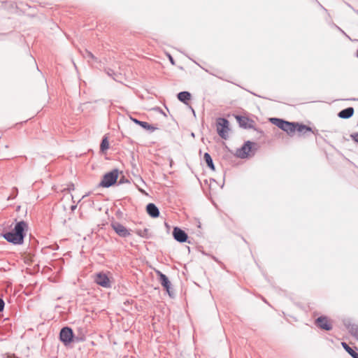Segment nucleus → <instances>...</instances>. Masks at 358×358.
Wrapping results in <instances>:
<instances>
[{"label": "nucleus", "mask_w": 358, "mask_h": 358, "mask_svg": "<svg viewBox=\"0 0 358 358\" xmlns=\"http://www.w3.org/2000/svg\"><path fill=\"white\" fill-rule=\"evenodd\" d=\"M28 231V224L22 220L16 222L13 230L4 232L1 236L9 243L13 245H22Z\"/></svg>", "instance_id": "obj_1"}, {"label": "nucleus", "mask_w": 358, "mask_h": 358, "mask_svg": "<svg viewBox=\"0 0 358 358\" xmlns=\"http://www.w3.org/2000/svg\"><path fill=\"white\" fill-rule=\"evenodd\" d=\"M119 171L115 169L103 175V178L99 184L103 187H109L114 185L117 180Z\"/></svg>", "instance_id": "obj_2"}, {"label": "nucleus", "mask_w": 358, "mask_h": 358, "mask_svg": "<svg viewBox=\"0 0 358 358\" xmlns=\"http://www.w3.org/2000/svg\"><path fill=\"white\" fill-rule=\"evenodd\" d=\"M229 124V122L226 118L220 117L217 120V132L223 139L228 137Z\"/></svg>", "instance_id": "obj_3"}, {"label": "nucleus", "mask_w": 358, "mask_h": 358, "mask_svg": "<svg viewBox=\"0 0 358 358\" xmlns=\"http://www.w3.org/2000/svg\"><path fill=\"white\" fill-rule=\"evenodd\" d=\"M74 334L72 329L69 327H64L61 329L59 332V340L64 345H69L73 342Z\"/></svg>", "instance_id": "obj_4"}, {"label": "nucleus", "mask_w": 358, "mask_h": 358, "mask_svg": "<svg viewBox=\"0 0 358 358\" xmlns=\"http://www.w3.org/2000/svg\"><path fill=\"white\" fill-rule=\"evenodd\" d=\"M255 143L248 141H246L241 148L236 151V155L241 159H245L250 156V152L252 151V145Z\"/></svg>", "instance_id": "obj_5"}, {"label": "nucleus", "mask_w": 358, "mask_h": 358, "mask_svg": "<svg viewBox=\"0 0 358 358\" xmlns=\"http://www.w3.org/2000/svg\"><path fill=\"white\" fill-rule=\"evenodd\" d=\"M111 227L115 233L120 237L126 238L130 235V230L127 229L124 226L118 222H112Z\"/></svg>", "instance_id": "obj_6"}, {"label": "nucleus", "mask_w": 358, "mask_h": 358, "mask_svg": "<svg viewBox=\"0 0 358 358\" xmlns=\"http://www.w3.org/2000/svg\"><path fill=\"white\" fill-rule=\"evenodd\" d=\"M94 281L97 285L105 288H108L111 286L110 281L108 275L103 272L98 273L96 275Z\"/></svg>", "instance_id": "obj_7"}, {"label": "nucleus", "mask_w": 358, "mask_h": 358, "mask_svg": "<svg viewBox=\"0 0 358 358\" xmlns=\"http://www.w3.org/2000/svg\"><path fill=\"white\" fill-rule=\"evenodd\" d=\"M157 273L159 276V280L162 286L164 287V288L166 290V292H168V294L170 296H173V292H171L170 290L171 283L169 281L168 277L165 274L162 273L161 271H157Z\"/></svg>", "instance_id": "obj_8"}, {"label": "nucleus", "mask_w": 358, "mask_h": 358, "mask_svg": "<svg viewBox=\"0 0 358 358\" xmlns=\"http://www.w3.org/2000/svg\"><path fill=\"white\" fill-rule=\"evenodd\" d=\"M173 236L176 241L179 243H185L187 241V234L182 229L175 227L173 230Z\"/></svg>", "instance_id": "obj_9"}, {"label": "nucleus", "mask_w": 358, "mask_h": 358, "mask_svg": "<svg viewBox=\"0 0 358 358\" xmlns=\"http://www.w3.org/2000/svg\"><path fill=\"white\" fill-rule=\"evenodd\" d=\"M239 126L243 129H254L255 122L247 117L237 115L236 117Z\"/></svg>", "instance_id": "obj_10"}, {"label": "nucleus", "mask_w": 358, "mask_h": 358, "mask_svg": "<svg viewBox=\"0 0 358 358\" xmlns=\"http://www.w3.org/2000/svg\"><path fill=\"white\" fill-rule=\"evenodd\" d=\"M315 324L319 328L326 331H330L332 329V325L329 323L328 318L326 316H320L317 317L315 321Z\"/></svg>", "instance_id": "obj_11"}, {"label": "nucleus", "mask_w": 358, "mask_h": 358, "mask_svg": "<svg viewBox=\"0 0 358 358\" xmlns=\"http://www.w3.org/2000/svg\"><path fill=\"white\" fill-rule=\"evenodd\" d=\"M148 214L152 217H157L159 215V210L157 206L152 203H150L146 206Z\"/></svg>", "instance_id": "obj_12"}, {"label": "nucleus", "mask_w": 358, "mask_h": 358, "mask_svg": "<svg viewBox=\"0 0 358 358\" xmlns=\"http://www.w3.org/2000/svg\"><path fill=\"white\" fill-rule=\"evenodd\" d=\"M353 114H354V108L352 107H348V108H346L341 110L338 113V116L342 119H348V118L351 117L353 115Z\"/></svg>", "instance_id": "obj_13"}, {"label": "nucleus", "mask_w": 358, "mask_h": 358, "mask_svg": "<svg viewBox=\"0 0 358 358\" xmlns=\"http://www.w3.org/2000/svg\"><path fill=\"white\" fill-rule=\"evenodd\" d=\"M131 120L134 123H136L138 125H140L142 128H143V129H145L146 130H150V131L152 132V131H154L155 130L157 129L156 127L152 126L151 124H150L147 122L141 121V120H137L136 118H134V117H131Z\"/></svg>", "instance_id": "obj_14"}, {"label": "nucleus", "mask_w": 358, "mask_h": 358, "mask_svg": "<svg viewBox=\"0 0 358 358\" xmlns=\"http://www.w3.org/2000/svg\"><path fill=\"white\" fill-rule=\"evenodd\" d=\"M285 126L282 129V131H285L289 136H292L296 131V126L297 122H287Z\"/></svg>", "instance_id": "obj_15"}, {"label": "nucleus", "mask_w": 358, "mask_h": 358, "mask_svg": "<svg viewBox=\"0 0 358 358\" xmlns=\"http://www.w3.org/2000/svg\"><path fill=\"white\" fill-rule=\"evenodd\" d=\"M83 57L87 59V62L90 64H92L93 62H97L98 59L95 57L91 52L87 50H85L83 52H81Z\"/></svg>", "instance_id": "obj_16"}, {"label": "nucleus", "mask_w": 358, "mask_h": 358, "mask_svg": "<svg viewBox=\"0 0 358 358\" xmlns=\"http://www.w3.org/2000/svg\"><path fill=\"white\" fill-rule=\"evenodd\" d=\"M178 100L184 103H187L191 99V94L189 92L183 91L177 94Z\"/></svg>", "instance_id": "obj_17"}, {"label": "nucleus", "mask_w": 358, "mask_h": 358, "mask_svg": "<svg viewBox=\"0 0 358 358\" xmlns=\"http://www.w3.org/2000/svg\"><path fill=\"white\" fill-rule=\"evenodd\" d=\"M203 159L205 161V162L206 163L208 167L213 170V171H215V165H214V163H213V159L211 157V156L210 155L209 153L208 152H206L203 155Z\"/></svg>", "instance_id": "obj_18"}, {"label": "nucleus", "mask_w": 358, "mask_h": 358, "mask_svg": "<svg viewBox=\"0 0 358 358\" xmlns=\"http://www.w3.org/2000/svg\"><path fill=\"white\" fill-rule=\"evenodd\" d=\"M341 345L345 351L353 358H358V352H355L345 342H342Z\"/></svg>", "instance_id": "obj_19"}, {"label": "nucleus", "mask_w": 358, "mask_h": 358, "mask_svg": "<svg viewBox=\"0 0 358 358\" xmlns=\"http://www.w3.org/2000/svg\"><path fill=\"white\" fill-rule=\"evenodd\" d=\"M270 120L273 124L276 125L278 128H280L282 130L284 128V127L285 126V124H286V123L288 122V121L284 120L282 119L277 118V117H273Z\"/></svg>", "instance_id": "obj_20"}, {"label": "nucleus", "mask_w": 358, "mask_h": 358, "mask_svg": "<svg viewBox=\"0 0 358 358\" xmlns=\"http://www.w3.org/2000/svg\"><path fill=\"white\" fill-rule=\"evenodd\" d=\"M296 131H297L299 134H304L307 131H311L312 129L308 126L297 122V125L296 126Z\"/></svg>", "instance_id": "obj_21"}, {"label": "nucleus", "mask_w": 358, "mask_h": 358, "mask_svg": "<svg viewBox=\"0 0 358 358\" xmlns=\"http://www.w3.org/2000/svg\"><path fill=\"white\" fill-rule=\"evenodd\" d=\"M108 148H109V143L108 141V138L106 136H104L103 138L101 145H100V150L103 152L106 150H108Z\"/></svg>", "instance_id": "obj_22"}, {"label": "nucleus", "mask_w": 358, "mask_h": 358, "mask_svg": "<svg viewBox=\"0 0 358 358\" xmlns=\"http://www.w3.org/2000/svg\"><path fill=\"white\" fill-rule=\"evenodd\" d=\"M350 331L351 334L358 341V324H352Z\"/></svg>", "instance_id": "obj_23"}, {"label": "nucleus", "mask_w": 358, "mask_h": 358, "mask_svg": "<svg viewBox=\"0 0 358 358\" xmlns=\"http://www.w3.org/2000/svg\"><path fill=\"white\" fill-rule=\"evenodd\" d=\"M136 234L141 237L146 238L147 234H148V229H144L143 230H141V229L137 230Z\"/></svg>", "instance_id": "obj_24"}, {"label": "nucleus", "mask_w": 358, "mask_h": 358, "mask_svg": "<svg viewBox=\"0 0 358 358\" xmlns=\"http://www.w3.org/2000/svg\"><path fill=\"white\" fill-rule=\"evenodd\" d=\"M124 182H129V180L127 179H126L124 176H122V178H120L118 183L122 184Z\"/></svg>", "instance_id": "obj_25"}, {"label": "nucleus", "mask_w": 358, "mask_h": 358, "mask_svg": "<svg viewBox=\"0 0 358 358\" xmlns=\"http://www.w3.org/2000/svg\"><path fill=\"white\" fill-rule=\"evenodd\" d=\"M351 138L355 141V142L358 143V132L353 134L351 135Z\"/></svg>", "instance_id": "obj_26"}, {"label": "nucleus", "mask_w": 358, "mask_h": 358, "mask_svg": "<svg viewBox=\"0 0 358 358\" xmlns=\"http://www.w3.org/2000/svg\"><path fill=\"white\" fill-rule=\"evenodd\" d=\"M5 303L2 299L0 298V312L3 310Z\"/></svg>", "instance_id": "obj_27"}, {"label": "nucleus", "mask_w": 358, "mask_h": 358, "mask_svg": "<svg viewBox=\"0 0 358 358\" xmlns=\"http://www.w3.org/2000/svg\"><path fill=\"white\" fill-rule=\"evenodd\" d=\"M167 57H168L170 62L171 63V64L175 65V61H174L173 58L172 57V56L170 54H167Z\"/></svg>", "instance_id": "obj_28"}, {"label": "nucleus", "mask_w": 358, "mask_h": 358, "mask_svg": "<svg viewBox=\"0 0 358 358\" xmlns=\"http://www.w3.org/2000/svg\"><path fill=\"white\" fill-rule=\"evenodd\" d=\"M76 207H77V206H76V205H73V206H71V210L72 211H73V210H76Z\"/></svg>", "instance_id": "obj_29"}, {"label": "nucleus", "mask_w": 358, "mask_h": 358, "mask_svg": "<svg viewBox=\"0 0 358 358\" xmlns=\"http://www.w3.org/2000/svg\"><path fill=\"white\" fill-rule=\"evenodd\" d=\"M13 191H14V192H16V193H17V189L16 187H14V188H13Z\"/></svg>", "instance_id": "obj_30"}, {"label": "nucleus", "mask_w": 358, "mask_h": 358, "mask_svg": "<svg viewBox=\"0 0 358 358\" xmlns=\"http://www.w3.org/2000/svg\"><path fill=\"white\" fill-rule=\"evenodd\" d=\"M158 110H159V111H161L162 113H163V112H162V109H159V108H158Z\"/></svg>", "instance_id": "obj_31"}, {"label": "nucleus", "mask_w": 358, "mask_h": 358, "mask_svg": "<svg viewBox=\"0 0 358 358\" xmlns=\"http://www.w3.org/2000/svg\"><path fill=\"white\" fill-rule=\"evenodd\" d=\"M356 13L358 14V10H357Z\"/></svg>", "instance_id": "obj_32"}, {"label": "nucleus", "mask_w": 358, "mask_h": 358, "mask_svg": "<svg viewBox=\"0 0 358 358\" xmlns=\"http://www.w3.org/2000/svg\"><path fill=\"white\" fill-rule=\"evenodd\" d=\"M357 57H358V50H357Z\"/></svg>", "instance_id": "obj_33"}]
</instances>
